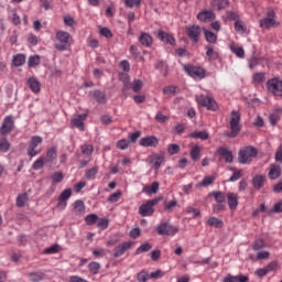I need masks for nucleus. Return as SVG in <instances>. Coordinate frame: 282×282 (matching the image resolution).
Returning a JSON list of instances; mask_svg holds the SVG:
<instances>
[{"label": "nucleus", "mask_w": 282, "mask_h": 282, "mask_svg": "<svg viewBox=\"0 0 282 282\" xmlns=\"http://www.w3.org/2000/svg\"><path fill=\"white\" fill-rule=\"evenodd\" d=\"M72 34H69L66 31H57L55 33V41H54V47L58 52H65L66 50H69L72 47L73 43Z\"/></svg>", "instance_id": "nucleus-1"}, {"label": "nucleus", "mask_w": 282, "mask_h": 282, "mask_svg": "<svg viewBox=\"0 0 282 282\" xmlns=\"http://www.w3.org/2000/svg\"><path fill=\"white\" fill-rule=\"evenodd\" d=\"M279 25L281 23L276 21V12L273 9H268L265 17L259 21L261 30H272V28H279Z\"/></svg>", "instance_id": "nucleus-2"}, {"label": "nucleus", "mask_w": 282, "mask_h": 282, "mask_svg": "<svg viewBox=\"0 0 282 282\" xmlns=\"http://www.w3.org/2000/svg\"><path fill=\"white\" fill-rule=\"evenodd\" d=\"M229 129L228 138H237L241 132V115L235 110L230 113Z\"/></svg>", "instance_id": "nucleus-3"}, {"label": "nucleus", "mask_w": 282, "mask_h": 282, "mask_svg": "<svg viewBox=\"0 0 282 282\" xmlns=\"http://www.w3.org/2000/svg\"><path fill=\"white\" fill-rule=\"evenodd\" d=\"M196 102L199 107H205L207 111H217L219 109V104L215 98L207 95H196Z\"/></svg>", "instance_id": "nucleus-4"}, {"label": "nucleus", "mask_w": 282, "mask_h": 282, "mask_svg": "<svg viewBox=\"0 0 282 282\" xmlns=\"http://www.w3.org/2000/svg\"><path fill=\"white\" fill-rule=\"evenodd\" d=\"M257 148L249 145L241 149L238 153V162L240 164H250L252 162V158H257L258 155Z\"/></svg>", "instance_id": "nucleus-5"}, {"label": "nucleus", "mask_w": 282, "mask_h": 282, "mask_svg": "<svg viewBox=\"0 0 282 282\" xmlns=\"http://www.w3.org/2000/svg\"><path fill=\"white\" fill-rule=\"evenodd\" d=\"M43 144V138L39 135H33L29 141V147L26 153L29 158H36L41 153L39 145Z\"/></svg>", "instance_id": "nucleus-6"}, {"label": "nucleus", "mask_w": 282, "mask_h": 282, "mask_svg": "<svg viewBox=\"0 0 282 282\" xmlns=\"http://www.w3.org/2000/svg\"><path fill=\"white\" fill-rule=\"evenodd\" d=\"M162 198H153L150 200H147V203L142 204L139 207V214L141 215V217H151V215H153V213H155V209H153V206H156V204H160V200Z\"/></svg>", "instance_id": "nucleus-7"}, {"label": "nucleus", "mask_w": 282, "mask_h": 282, "mask_svg": "<svg viewBox=\"0 0 282 282\" xmlns=\"http://www.w3.org/2000/svg\"><path fill=\"white\" fill-rule=\"evenodd\" d=\"M178 230L177 227L169 223H161L156 226V232L161 236L174 237V235H177Z\"/></svg>", "instance_id": "nucleus-8"}, {"label": "nucleus", "mask_w": 282, "mask_h": 282, "mask_svg": "<svg viewBox=\"0 0 282 282\" xmlns=\"http://www.w3.org/2000/svg\"><path fill=\"white\" fill-rule=\"evenodd\" d=\"M184 72L195 80H202V78H206V70L202 67L184 65Z\"/></svg>", "instance_id": "nucleus-9"}, {"label": "nucleus", "mask_w": 282, "mask_h": 282, "mask_svg": "<svg viewBox=\"0 0 282 282\" xmlns=\"http://www.w3.org/2000/svg\"><path fill=\"white\" fill-rule=\"evenodd\" d=\"M267 89L273 94V96L282 98V80L276 78L269 79L267 82Z\"/></svg>", "instance_id": "nucleus-10"}, {"label": "nucleus", "mask_w": 282, "mask_h": 282, "mask_svg": "<svg viewBox=\"0 0 282 282\" xmlns=\"http://www.w3.org/2000/svg\"><path fill=\"white\" fill-rule=\"evenodd\" d=\"M14 131V117L9 115L4 117L2 124L0 127V135H8V133H12Z\"/></svg>", "instance_id": "nucleus-11"}, {"label": "nucleus", "mask_w": 282, "mask_h": 282, "mask_svg": "<svg viewBox=\"0 0 282 282\" xmlns=\"http://www.w3.org/2000/svg\"><path fill=\"white\" fill-rule=\"evenodd\" d=\"M185 33L191 41L199 43V36H202V26L194 24L185 28Z\"/></svg>", "instance_id": "nucleus-12"}, {"label": "nucleus", "mask_w": 282, "mask_h": 282, "mask_svg": "<svg viewBox=\"0 0 282 282\" xmlns=\"http://www.w3.org/2000/svg\"><path fill=\"white\" fill-rule=\"evenodd\" d=\"M85 120H87V113L75 115L70 121V124L79 131H85Z\"/></svg>", "instance_id": "nucleus-13"}, {"label": "nucleus", "mask_w": 282, "mask_h": 282, "mask_svg": "<svg viewBox=\"0 0 282 282\" xmlns=\"http://www.w3.org/2000/svg\"><path fill=\"white\" fill-rule=\"evenodd\" d=\"M133 246V242L131 241H126L119 246H117L113 249V257L115 259H118V257H122V254H124V252H127V250H130V248Z\"/></svg>", "instance_id": "nucleus-14"}, {"label": "nucleus", "mask_w": 282, "mask_h": 282, "mask_svg": "<svg viewBox=\"0 0 282 282\" xmlns=\"http://www.w3.org/2000/svg\"><path fill=\"white\" fill-rule=\"evenodd\" d=\"M197 19L203 23H210L216 19V15H215V12H213V10H205V11H200L197 14Z\"/></svg>", "instance_id": "nucleus-15"}, {"label": "nucleus", "mask_w": 282, "mask_h": 282, "mask_svg": "<svg viewBox=\"0 0 282 282\" xmlns=\"http://www.w3.org/2000/svg\"><path fill=\"white\" fill-rule=\"evenodd\" d=\"M139 144H140V147L155 148V147H158V144H160V140H158V138L154 135L144 137V138L140 139Z\"/></svg>", "instance_id": "nucleus-16"}, {"label": "nucleus", "mask_w": 282, "mask_h": 282, "mask_svg": "<svg viewBox=\"0 0 282 282\" xmlns=\"http://www.w3.org/2000/svg\"><path fill=\"white\" fill-rule=\"evenodd\" d=\"M217 155H220V158H224L225 162L227 164H231L234 156H232V151H230L228 148L220 147L216 151Z\"/></svg>", "instance_id": "nucleus-17"}, {"label": "nucleus", "mask_w": 282, "mask_h": 282, "mask_svg": "<svg viewBox=\"0 0 282 282\" xmlns=\"http://www.w3.org/2000/svg\"><path fill=\"white\" fill-rule=\"evenodd\" d=\"M139 43L143 47H152L153 46V36H151V34H149V33L141 32L139 35Z\"/></svg>", "instance_id": "nucleus-18"}, {"label": "nucleus", "mask_w": 282, "mask_h": 282, "mask_svg": "<svg viewBox=\"0 0 282 282\" xmlns=\"http://www.w3.org/2000/svg\"><path fill=\"white\" fill-rule=\"evenodd\" d=\"M158 39L165 43L166 45H175V37L164 31L158 32Z\"/></svg>", "instance_id": "nucleus-19"}, {"label": "nucleus", "mask_w": 282, "mask_h": 282, "mask_svg": "<svg viewBox=\"0 0 282 282\" xmlns=\"http://www.w3.org/2000/svg\"><path fill=\"white\" fill-rule=\"evenodd\" d=\"M227 202L230 210H237V206H239V196L235 193H228Z\"/></svg>", "instance_id": "nucleus-20"}, {"label": "nucleus", "mask_w": 282, "mask_h": 282, "mask_svg": "<svg viewBox=\"0 0 282 282\" xmlns=\"http://www.w3.org/2000/svg\"><path fill=\"white\" fill-rule=\"evenodd\" d=\"M26 85L30 87L33 94H39L41 91V82H39L36 77L29 78Z\"/></svg>", "instance_id": "nucleus-21"}, {"label": "nucleus", "mask_w": 282, "mask_h": 282, "mask_svg": "<svg viewBox=\"0 0 282 282\" xmlns=\"http://www.w3.org/2000/svg\"><path fill=\"white\" fill-rule=\"evenodd\" d=\"M252 184H253V188H256V191H261V188H263V186H265V176L261 175V174L253 176Z\"/></svg>", "instance_id": "nucleus-22"}, {"label": "nucleus", "mask_w": 282, "mask_h": 282, "mask_svg": "<svg viewBox=\"0 0 282 282\" xmlns=\"http://www.w3.org/2000/svg\"><path fill=\"white\" fill-rule=\"evenodd\" d=\"M205 50H206V56L208 61H217V58H219V51H217L215 46L207 45L205 46Z\"/></svg>", "instance_id": "nucleus-23"}, {"label": "nucleus", "mask_w": 282, "mask_h": 282, "mask_svg": "<svg viewBox=\"0 0 282 282\" xmlns=\"http://www.w3.org/2000/svg\"><path fill=\"white\" fill-rule=\"evenodd\" d=\"M250 281V278L247 275H232L228 274L223 279V282H248Z\"/></svg>", "instance_id": "nucleus-24"}, {"label": "nucleus", "mask_w": 282, "mask_h": 282, "mask_svg": "<svg viewBox=\"0 0 282 282\" xmlns=\"http://www.w3.org/2000/svg\"><path fill=\"white\" fill-rule=\"evenodd\" d=\"M142 87H144V83L141 79H133V82L126 88V91L127 89H132L134 94H140V91H142Z\"/></svg>", "instance_id": "nucleus-25"}, {"label": "nucleus", "mask_w": 282, "mask_h": 282, "mask_svg": "<svg viewBox=\"0 0 282 282\" xmlns=\"http://www.w3.org/2000/svg\"><path fill=\"white\" fill-rule=\"evenodd\" d=\"M9 19L13 25H21V17L17 13V8H9Z\"/></svg>", "instance_id": "nucleus-26"}, {"label": "nucleus", "mask_w": 282, "mask_h": 282, "mask_svg": "<svg viewBox=\"0 0 282 282\" xmlns=\"http://www.w3.org/2000/svg\"><path fill=\"white\" fill-rule=\"evenodd\" d=\"M90 95L99 105H105L107 102V95H105V93L101 90L90 91Z\"/></svg>", "instance_id": "nucleus-27"}, {"label": "nucleus", "mask_w": 282, "mask_h": 282, "mask_svg": "<svg viewBox=\"0 0 282 282\" xmlns=\"http://www.w3.org/2000/svg\"><path fill=\"white\" fill-rule=\"evenodd\" d=\"M281 173H282L281 166L276 164H272L269 171V178L279 180V177H281Z\"/></svg>", "instance_id": "nucleus-28"}, {"label": "nucleus", "mask_w": 282, "mask_h": 282, "mask_svg": "<svg viewBox=\"0 0 282 282\" xmlns=\"http://www.w3.org/2000/svg\"><path fill=\"white\" fill-rule=\"evenodd\" d=\"M191 160L193 162H197L202 159V148L199 145H193L189 152Z\"/></svg>", "instance_id": "nucleus-29"}, {"label": "nucleus", "mask_w": 282, "mask_h": 282, "mask_svg": "<svg viewBox=\"0 0 282 282\" xmlns=\"http://www.w3.org/2000/svg\"><path fill=\"white\" fill-rule=\"evenodd\" d=\"M230 6V1L228 0H213L212 8L216 10H226Z\"/></svg>", "instance_id": "nucleus-30"}, {"label": "nucleus", "mask_w": 282, "mask_h": 282, "mask_svg": "<svg viewBox=\"0 0 282 282\" xmlns=\"http://www.w3.org/2000/svg\"><path fill=\"white\" fill-rule=\"evenodd\" d=\"M119 80L123 84L122 94L127 91V88L131 84V78L129 77V73H119Z\"/></svg>", "instance_id": "nucleus-31"}, {"label": "nucleus", "mask_w": 282, "mask_h": 282, "mask_svg": "<svg viewBox=\"0 0 282 282\" xmlns=\"http://www.w3.org/2000/svg\"><path fill=\"white\" fill-rule=\"evenodd\" d=\"M160 191V183L153 182L150 186H145L143 188V193H147V195H155Z\"/></svg>", "instance_id": "nucleus-32"}, {"label": "nucleus", "mask_w": 282, "mask_h": 282, "mask_svg": "<svg viewBox=\"0 0 282 282\" xmlns=\"http://www.w3.org/2000/svg\"><path fill=\"white\" fill-rule=\"evenodd\" d=\"M189 138H194L196 140H208L210 138V134L206 131H194L189 133Z\"/></svg>", "instance_id": "nucleus-33"}, {"label": "nucleus", "mask_w": 282, "mask_h": 282, "mask_svg": "<svg viewBox=\"0 0 282 282\" xmlns=\"http://www.w3.org/2000/svg\"><path fill=\"white\" fill-rule=\"evenodd\" d=\"M56 158H58V152L56 150V148H50L46 152V159L45 162H54V160H56Z\"/></svg>", "instance_id": "nucleus-34"}, {"label": "nucleus", "mask_w": 282, "mask_h": 282, "mask_svg": "<svg viewBox=\"0 0 282 282\" xmlns=\"http://www.w3.org/2000/svg\"><path fill=\"white\" fill-rule=\"evenodd\" d=\"M207 226H210L212 228H221L224 221L217 217H210L207 219Z\"/></svg>", "instance_id": "nucleus-35"}, {"label": "nucleus", "mask_w": 282, "mask_h": 282, "mask_svg": "<svg viewBox=\"0 0 282 282\" xmlns=\"http://www.w3.org/2000/svg\"><path fill=\"white\" fill-rule=\"evenodd\" d=\"M29 279L32 282H40L43 281V279H45V273H43L42 271L32 272L29 273Z\"/></svg>", "instance_id": "nucleus-36"}, {"label": "nucleus", "mask_w": 282, "mask_h": 282, "mask_svg": "<svg viewBox=\"0 0 282 282\" xmlns=\"http://www.w3.org/2000/svg\"><path fill=\"white\" fill-rule=\"evenodd\" d=\"M12 63H13L14 67H21L22 65H25V55H23V54L14 55Z\"/></svg>", "instance_id": "nucleus-37"}, {"label": "nucleus", "mask_w": 282, "mask_h": 282, "mask_svg": "<svg viewBox=\"0 0 282 282\" xmlns=\"http://www.w3.org/2000/svg\"><path fill=\"white\" fill-rule=\"evenodd\" d=\"M215 202H217V204H226V193L224 192H213L212 193Z\"/></svg>", "instance_id": "nucleus-38"}, {"label": "nucleus", "mask_w": 282, "mask_h": 282, "mask_svg": "<svg viewBox=\"0 0 282 282\" xmlns=\"http://www.w3.org/2000/svg\"><path fill=\"white\" fill-rule=\"evenodd\" d=\"M45 162H47V161H45V156H40L32 164L33 171H41V169H43V166H45Z\"/></svg>", "instance_id": "nucleus-39"}, {"label": "nucleus", "mask_w": 282, "mask_h": 282, "mask_svg": "<svg viewBox=\"0 0 282 282\" xmlns=\"http://www.w3.org/2000/svg\"><path fill=\"white\" fill-rule=\"evenodd\" d=\"M74 210L77 215H85V203L83 200H76L74 204Z\"/></svg>", "instance_id": "nucleus-40"}, {"label": "nucleus", "mask_w": 282, "mask_h": 282, "mask_svg": "<svg viewBox=\"0 0 282 282\" xmlns=\"http://www.w3.org/2000/svg\"><path fill=\"white\" fill-rule=\"evenodd\" d=\"M204 34L207 43H210V44L217 43V34L213 33V31L205 30Z\"/></svg>", "instance_id": "nucleus-41"}, {"label": "nucleus", "mask_w": 282, "mask_h": 282, "mask_svg": "<svg viewBox=\"0 0 282 282\" xmlns=\"http://www.w3.org/2000/svg\"><path fill=\"white\" fill-rule=\"evenodd\" d=\"M230 51L238 57L243 58L246 56V51H243V47H239L236 45H230Z\"/></svg>", "instance_id": "nucleus-42"}, {"label": "nucleus", "mask_w": 282, "mask_h": 282, "mask_svg": "<svg viewBox=\"0 0 282 282\" xmlns=\"http://www.w3.org/2000/svg\"><path fill=\"white\" fill-rule=\"evenodd\" d=\"M130 54L135 61H142V55L140 54V50H138L135 44L130 45Z\"/></svg>", "instance_id": "nucleus-43"}, {"label": "nucleus", "mask_w": 282, "mask_h": 282, "mask_svg": "<svg viewBox=\"0 0 282 282\" xmlns=\"http://www.w3.org/2000/svg\"><path fill=\"white\" fill-rule=\"evenodd\" d=\"M263 248H265V241L262 238L256 239V241L252 245V250L259 251L263 250Z\"/></svg>", "instance_id": "nucleus-44"}, {"label": "nucleus", "mask_w": 282, "mask_h": 282, "mask_svg": "<svg viewBox=\"0 0 282 282\" xmlns=\"http://www.w3.org/2000/svg\"><path fill=\"white\" fill-rule=\"evenodd\" d=\"M150 278V273L147 270H142L137 274V281L138 282H147L149 281Z\"/></svg>", "instance_id": "nucleus-45"}, {"label": "nucleus", "mask_w": 282, "mask_h": 282, "mask_svg": "<svg viewBox=\"0 0 282 282\" xmlns=\"http://www.w3.org/2000/svg\"><path fill=\"white\" fill-rule=\"evenodd\" d=\"M213 182H215V177L214 176H205L202 180V182H199L196 186L197 187L210 186V184H213Z\"/></svg>", "instance_id": "nucleus-46"}, {"label": "nucleus", "mask_w": 282, "mask_h": 282, "mask_svg": "<svg viewBox=\"0 0 282 282\" xmlns=\"http://www.w3.org/2000/svg\"><path fill=\"white\" fill-rule=\"evenodd\" d=\"M235 30H236V32H240L241 34H246V30H248V29H247L246 24L243 23V21L237 20L235 22Z\"/></svg>", "instance_id": "nucleus-47"}, {"label": "nucleus", "mask_w": 282, "mask_h": 282, "mask_svg": "<svg viewBox=\"0 0 282 282\" xmlns=\"http://www.w3.org/2000/svg\"><path fill=\"white\" fill-rule=\"evenodd\" d=\"M26 202H28V194H20L17 197V206H18V208H23V206H25Z\"/></svg>", "instance_id": "nucleus-48"}, {"label": "nucleus", "mask_w": 282, "mask_h": 282, "mask_svg": "<svg viewBox=\"0 0 282 282\" xmlns=\"http://www.w3.org/2000/svg\"><path fill=\"white\" fill-rule=\"evenodd\" d=\"M28 65H29V67H36V66L41 65V56L35 55V56L29 57Z\"/></svg>", "instance_id": "nucleus-49"}, {"label": "nucleus", "mask_w": 282, "mask_h": 282, "mask_svg": "<svg viewBox=\"0 0 282 282\" xmlns=\"http://www.w3.org/2000/svg\"><path fill=\"white\" fill-rule=\"evenodd\" d=\"M181 151V148L178 144H175V143H171L169 144L167 147V153L169 155H177V153H180Z\"/></svg>", "instance_id": "nucleus-50"}, {"label": "nucleus", "mask_w": 282, "mask_h": 282, "mask_svg": "<svg viewBox=\"0 0 282 282\" xmlns=\"http://www.w3.org/2000/svg\"><path fill=\"white\" fill-rule=\"evenodd\" d=\"M0 151L2 153H8L10 151V141H8L6 138L0 139Z\"/></svg>", "instance_id": "nucleus-51"}, {"label": "nucleus", "mask_w": 282, "mask_h": 282, "mask_svg": "<svg viewBox=\"0 0 282 282\" xmlns=\"http://www.w3.org/2000/svg\"><path fill=\"white\" fill-rule=\"evenodd\" d=\"M98 175V167H91L86 170L85 177L87 180H94Z\"/></svg>", "instance_id": "nucleus-52"}, {"label": "nucleus", "mask_w": 282, "mask_h": 282, "mask_svg": "<svg viewBox=\"0 0 282 282\" xmlns=\"http://www.w3.org/2000/svg\"><path fill=\"white\" fill-rule=\"evenodd\" d=\"M69 197H72V189L66 188L61 193V195L58 197V202H67V199H69Z\"/></svg>", "instance_id": "nucleus-53"}, {"label": "nucleus", "mask_w": 282, "mask_h": 282, "mask_svg": "<svg viewBox=\"0 0 282 282\" xmlns=\"http://www.w3.org/2000/svg\"><path fill=\"white\" fill-rule=\"evenodd\" d=\"M175 206H177V200L173 199L170 202H165L164 203V210H166V213H173Z\"/></svg>", "instance_id": "nucleus-54"}, {"label": "nucleus", "mask_w": 282, "mask_h": 282, "mask_svg": "<svg viewBox=\"0 0 282 282\" xmlns=\"http://www.w3.org/2000/svg\"><path fill=\"white\" fill-rule=\"evenodd\" d=\"M96 221H98V215L96 214H89L85 217V223L87 224V226H94Z\"/></svg>", "instance_id": "nucleus-55"}, {"label": "nucleus", "mask_w": 282, "mask_h": 282, "mask_svg": "<svg viewBox=\"0 0 282 282\" xmlns=\"http://www.w3.org/2000/svg\"><path fill=\"white\" fill-rule=\"evenodd\" d=\"M122 197V192L118 191V192H115L113 194H111L109 197H108V202L110 204H116L117 202L120 200V198Z\"/></svg>", "instance_id": "nucleus-56"}, {"label": "nucleus", "mask_w": 282, "mask_h": 282, "mask_svg": "<svg viewBox=\"0 0 282 282\" xmlns=\"http://www.w3.org/2000/svg\"><path fill=\"white\" fill-rule=\"evenodd\" d=\"M88 270L91 274H98L100 272V263L98 262H90L88 264Z\"/></svg>", "instance_id": "nucleus-57"}, {"label": "nucleus", "mask_w": 282, "mask_h": 282, "mask_svg": "<svg viewBox=\"0 0 282 282\" xmlns=\"http://www.w3.org/2000/svg\"><path fill=\"white\" fill-rule=\"evenodd\" d=\"M162 162H164V158L162 156H155L151 160V164H153V169L155 171H158V169H160V166H162Z\"/></svg>", "instance_id": "nucleus-58"}, {"label": "nucleus", "mask_w": 282, "mask_h": 282, "mask_svg": "<svg viewBox=\"0 0 282 282\" xmlns=\"http://www.w3.org/2000/svg\"><path fill=\"white\" fill-rule=\"evenodd\" d=\"M151 248H153V246H151V243L149 242H145L137 249L135 254H142V252H149Z\"/></svg>", "instance_id": "nucleus-59"}, {"label": "nucleus", "mask_w": 282, "mask_h": 282, "mask_svg": "<svg viewBox=\"0 0 282 282\" xmlns=\"http://www.w3.org/2000/svg\"><path fill=\"white\" fill-rule=\"evenodd\" d=\"M82 152L84 155H87L89 158L94 153V145L91 144L82 145Z\"/></svg>", "instance_id": "nucleus-60"}, {"label": "nucleus", "mask_w": 282, "mask_h": 282, "mask_svg": "<svg viewBox=\"0 0 282 282\" xmlns=\"http://www.w3.org/2000/svg\"><path fill=\"white\" fill-rule=\"evenodd\" d=\"M243 177V171H236L232 173V175L229 177L228 182H237Z\"/></svg>", "instance_id": "nucleus-61"}, {"label": "nucleus", "mask_w": 282, "mask_h": 282, "mask_svg": "<svg viewBox=\"0 0 282 282\" xmlns=\"http://www.w3.org/2000/svg\"><path fill=\"white\" fill-rule=\"evenodd\" d=\"M130 144V141L127 139H121L117 142V149H120L121 151H124V149H128Z\"/></svg>", "instance_id": "nucleus-62"}, {"label": "nucleus", "mask_w": 282, "mask_h": 282, "mask_svg": "<svg viewBox=\"0 0 282 282\" xmlns=\"http://www.w3.org/2000/svg\"><path fill=\"white\" fill-rule=\"evenodd\" d=\"M52 180L54 184H61V182L64 180L63 172H55L52 175Z\"/></svg>", "instance_id": "nucleus-63"}, {"label": "nucleus", "mask_w": 282, "mask_h": 282, "mask_svg": "<svg viewBox=\"0 0 282 282\" xmlns=\"http://www.w3.org/2000/svg\"><path fill=\"white\" fill-rule=\"evenodd\" d=\"M268 215H272V213H282V202H278L274 204L273 208L269 209Z\"/></svg>", "instance_id": "nucleus-64"}]
</instances>
